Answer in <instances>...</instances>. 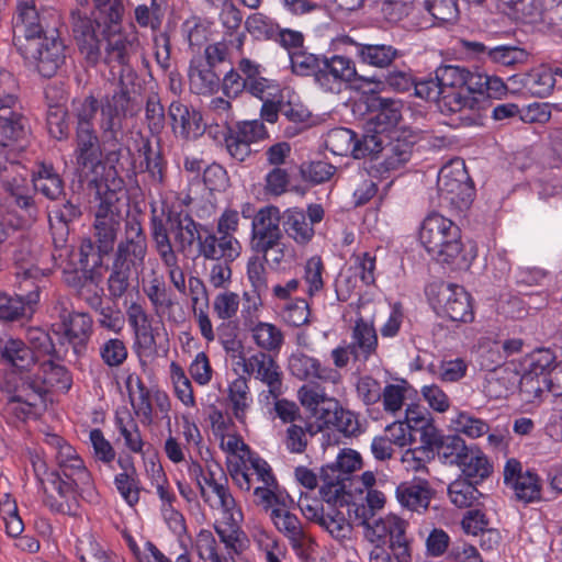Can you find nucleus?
<instances>
[{
	"mask_svg": "<svg viewBox=\"0 0 562 562\" xmlns=\"http://www.w3.org/2000/svg\"><path fill=\"white\" fill-rule=\"evenodd\" d=\"M90 15L79 9L70 11L74 40L85 60L95 67L101 60V41L110 33H120L124 15L122 0H92Z\"/></svg>",
	"mask_w": 562,
	"mask_h": 562,
	"instance_id": "obj_1",
	"label": "nucleus"
},
{
	"mask_svg": "<svg viewBox=\"0 0 562 562\" xmlns=\"http://www.w3.org/2000/svg\"><path fill=\"white\" fill-rule=\"evenodd\" d=\"M419 240L432 259L452 271H467L476 257L462 241L461 228L438 212L429 213L422 222Z\"/></svg>",
	"mask_w": 562,
	"mask_h": 562,
	"instance_id": "obj_2",
	"label": "nucleus"
},
{
	"mask_svg": "<svg viewBox=\"0 0 562 562\" xmlns=\"http://www.w3.org/2000/svg\"><path fill=\"white\" fill-rule=\"evenodd\" d=\"M147 254V237L138 217L125 221L124 238L117 244L110 274L108 291L112 301H117L133 286L138 285V276L144 270Z\"/></svg>",
	"mask_w": 562,
	"mask_h": 562,
	"instance_id": "obj_3",
	"label": "nucleus"
},
{
	"mask_svg": "<svg viewBox=\"0 0 562 562\" xmlns=\"http://www.w3.org/2000/svg\"><path fill=\"white\" fill-rule=\"evenodd\" d=\"M137 78L134 71H128L126 79L123 75L119 77L117 89L112 94H105L98 99L92 93L85 98H76L71 101V109L69 111L72 117L75 133L77 132H95L94 120L97 113H101L100 124L105 123L106 116L103 111L117 106V111L122 112L137 100L136 83L134 80ZM140 89V85H137Z\"/></svg>",
	"mask_w": 562,
	"mask_h": 562,
	"instance_id": "obj_4",
	"label": "nucleus"
},
{
	"mask_svg": "<svg viewBox=\"0 0 562 562\" xmlns=\"http://www.w3.org/2000/svg\"><path fill=\"white\" fill-rule=\"evenodd\" d=\"M142 104L135 100L122 112L117 111V106L105 109L104 116L106 121L100 124L101 128V159L102 168H108L109 176L121 175L125 167L122 162L124 153L132 156V150L124 142L123 122L127 117H135L140 112Z\"/></svg>",
	"mask_w": 562,
	"mask_h": 562,
	"instance_id": "obj_5",
	"label": "nucleus"
},
{
	"mask_svg": "<svg viewBox=\"0 0 562 562\" xmlns=\"http://www.w3.org/2000/svg\"><path fill=\"white\" fill-rule=\"evenodd\" d=\"M426 294L439 317L463 324L474 321L473 299L464 286L440 280L430 283Z\"/></svg>",
	"mask_w": 562,
	"mask_h": 562,
	"instance_id": "obj_6",
	"label": "nucleus"
},
{
	"mask_svg": "<svg viewBox=\"0 0 562 562\" xmlns=\"http://www.w3.org/2000/svg\"><path fill=\"white\" fill-rule=\"evenodd\" d=\"M27 66L44 78L54 77L66 61L67 46L59 36L45 34L15 47Z\"/></svg>",
	"mask_w": 562,
	"mask_h": 562,
	"instance_id": "obj_7",
	"label": "nucleus"
},
{
	"mask_svg": "<svg viewBox=\"0 0 562 562\" xmlns=\"http://www.w3.org/2000/svg\"><path fill=\"white\" fill-rule=\"evenodd\" d=\"M437 187L440 196L459 211L472 205L476 190L463 161H450L438 173Z\"/></svg>",
	"mask_w": 562,
	"mask_h": 562,
	"instance_id": "obj_8",
	"label": "nucleus"
},
{
	"mask_svg": "<svg viewBox=\"0 0 562 562\" xmlns=\"http://www.w3.org/2000/svg\"><path fill=\"white\" fill-rule=\"evenodd\" d=\"M57 472L50 471L46 481L52 486V491L44 487V504L54 513L78 516L79 497L83 499L81 487L64 480Z\"/></svg>",
	"mask_w": 562,
	"mask_h": 562,
	"instance_id": "obj_9",
	"label": "nucleus"
},
{
	"mask_svg": "<svg viewBox=\"0 0 562 562\" xmlns=\"http://www.w3.org/2000/svg\"><path fill=\"white\" fill-rule=\"evenodd\" d=\"M423 436V446L413 450L414 453L422 452L428 460L434 459L435 452L446 463L454 464L461 461V457L469 446L459 434L442 435L439 429H432Z\"/></svg>",
	"mask_w": 562,
	"mask_h": 562,
	"instance_id": "obj_10",
	"label": "nucleus"
},
{
	"mask_svg": "<svg viewBox=\"0 0 562 562\" xmlns=\"http://www.w3.org/2000/svg\"><path fill=\"white\" fill-rule=\"evenodd\" d=\"M233 347L225 346L226 350H238L239 357L244 364V372L250 374L257 371V378L269 386L270 394L278 398L282 393V372L277 361L268 353L259 351L258 353L250 357L248 360L243 356V344L241 341H232Z\"/></svg>",
	"mask_w": 562,
	"mask_h": 562,
	"instance_id": "obj_11",
	"label": "nucleus"
},
{
	"mask_svg": "<svg viewBox=\"0 0 562 562\" xmlns=\"http://www.w3.org/2000/svg\"><path fill=\"white\" fill-rule=\"evenodd\" d=\"M367 112L372 116L368 126L383 134H397L394 128L402 120L403 103L392 98H382L375 92L366 99Z\"/></svg>",
	"mask_w": 562,
	"mask_h": 562,
	"instance_id": "obj_12",
	"label": "nucleus"
},
{
	"mask_svg": "<svg viewBox=\"0 0 562 562\" xmlns=\"http://www.w3.org/2000/svg\"><path fill=\"white\" fill-rule=\"evenodd\" d=\"M45 34L40 23L35 0H19L12 19V42L14 47Z\"/></svg>",
	"mask_w": 562,
	"mask_h": 562,
	"instance_id": "obj_13",
	"label": "nucleus"
},
{
	"mask_svg": "<svg viewBox=\"0 0 562 562\" xmlns=\"http://www.w3.org/2000/svg\"><path fill=\"white\" fill-rule=\"evenodd\" d=\"M60 329L77 356H82L92 334V317L88 313L69 312L63 308L59 313Z\"/></svg>",
	"mask_w": 562,
	"mask_h": 562,
	"instance_id": "obj_14",
	"label": "nucleus"
},
{
	"mask_svg": "<svg viewBox=\"0 0 562 562\" xmlns=\"http://www.w3.org/2000/svg\"><path fill=\"white\" fill-rule=\"evenodd\" d=\"M513 92L521 91L536 98H548L553 92L555 78L551 67L540 65L527 72L516 74L508 78Z\"/></svg>",
	"mask_w": 562,
	"mask_h": 562,
	"instance_id": "obj_15",
	"label": "nucleus"
},
{
	"mask_svg": "<svg viewBox=\"0 0 562 562\" xmlns=\"http://www.w3.org/2000/svg\"><path fill=\"white\" fill-rule=\"evenodd\" d=\"M120 228L121 222L94 221L92 237L83 238L80 243L81 256L86 259L87 256L109 257L111 254L114 255Z\"/></svg>",
	"mask_w": 562,
	"mask_h": 562,
	"instance_id": "obj_16",
	"label": "nucleus"
},
{
	"mask_svg": "<svg viewBox=\"0 0 562 562\" xmlns=\"http://www.w3.org/2000/svg\"><path fill=\"white\" fill-rule=\"evenodd\" d=\"M318 420H324L328 428L334 427L346 438H357L363 431L359 417L350 409L344 408L339 401L331 398L321 407Z\"/></svg>",
	"mask_w": 562,
	"mask_h": 562,
	"instance_id": "obj_17",
	"label": "nucleus"
},
{
	"mask_svg": "<svg viewBox=\"0 0 562 562\" xmlns=\"http://www.w3.org/2000/svg\"><path fill=\"white\" fill-rule=\"evenodd\" d=\"M386 135L387 139L383 142L380 161L372 166L379 173L395 170L407 162L415 145L409 137L401 136L398 133Z\"/></svg>",
	"mask_w": 562,
	"mask_h": 562,
	"instance_id": "obj_18",
	"label": "nucleus"
},
{
	"mask_svg": "<svg viewBox=\"0 0 562 562\" xmlns=\"http://www.w3.org/2000/svg\"><path fill=\"white\" fill-rule=\"evenodd\" d=\"M75 159L77 168L86 175L95 173L102 167L101 139L95 132L75 133Z\"/></svg>",
	"mask_w": 562,
	"mask_h": 562,
	"instance_id": "obj_19",
	"label": "nucleus"
},
{
	"mask_svg": "<svg viewBox=\"0 0 562 562\" xmlns=\"http://www.w3.org/2000/svg\"><path fill=\"white\" fill-rule=\"evenodd\" d=\"M168 116L171 121L173 133L183 139H196L203 135L205 127L200 111L189 109L180 101H172L168 108Z\"/></svg>",
	"mask_w": 562,
	"mask_h": 562,
	"instance_id": "obj_20",
	"label": "nucleus"
},
{
	"mask_svg": "<svg viewBox=\"0 0 562 562\" xmlns=\"http://www.w3.org/2000/svg\"><path fill=\"white\" fill-rule=\"evenodd\" d=\"M33 188L35 192L50 201H58L66 196L65 182L53 164L41 161L32 170Z\"/></svg>",
	"mask_w": 562,
	"mask_h": 562,
	"instance_id": "obj_21",
	"label": "nucleus"
},
{
	"mask_svg": "<svg viewBox=\"0 0 562 562\" xmlns=\"http://www.w3.org/2000/svg\"><path fill=\"white\" fill-rule=\"evenodd\" d=\"M57 467L58 469L52 471L57 472L60 476H64V480H67L74 483V485L81 487L85 501L89 503L99 502V493L95 490L92 475L86 468L85 462L80 457L69 460V462L61 463Z\"/></svg>",
	"mask_w": 562,
	"mask_h": 562,
	"instance_id": "obj_22",
	"label": "nucleus"
},
{
	"mask_svg": "<svg viewBox=\"0 0 562 562\" xmlns=\"http://www.w3.org/2000/svg\"><path fill=\"white\" fill-rule=\"evenodd\" d=\"M52 214L59 224V227H57L59 236L56 237V233H54V243L56 246H64L70 232V225L79 221L83 214L79 198L74 194L68 199L65 196L64 202L56 205L53 211L48 213L50 228H54Z\"/></svg>",
	"mask_w": 562,
	"mask_h": 562,
	"instance_id": "obj_23",
	"label": "nucleus"
},
{
	"mask_svg": "<svg viewBox=\"0 0 562 562\" xmlns=\"http://www.w3.org/2000/svg\"><path fill=\"white\" fill-rule=\"evenodd\" d=\"M240 244L233 235L220 234L217 237L210 232L203 240H200V255L205 259L233 262L240 255Z\"/></svg>",
	"mask_w": 562,
	"mask_h": 562,
	"instance_id": "obj_24",
	"label": "nucleus"
},
{
	"mask_svg": "<svg viewBox=\"0 0 562 562\" xmlns=\"http://www.w3.org/2000/svg\"><path fill=\"white\" fill-rule=\"evenodd\" d=\"M167 223L171 224L170 229L176 233L175 239L179 243L181 250L190 248L196 240L200 246V240H203L200 231L209 233V228L196 223L189 213L172 212L167 214Z\"/></svg>",
	"mask_w": 562,
	"mask_h": 562,
	"instance_id": "obj_25",
	"label": "nucleus"
},
{
	"mask_svg": "<svg viewBox=\"0 0 562 562\" xmlns=\"http://www.w3.org/2000/svg\"><path fill=\"white\" fill-rule=\"evenodd\" d=\"M435 495L429 482L425 479H414L412 482H402L396 487V497L402 506L417 510L419 507L427 509Z\"/></svg>",
	"mask_w": 562,
	"mask_h": 562,
	"instance_id": "obj_26",
	"label": "nucleus"
},
{
	"mask_svg": "<svg viewBox=\"0 0 562 562\" xmlns=\"http://www.w3.org/2000/svg\"><path fill=\"white\" fill-rule=\"evenodd\" d=\"M1 362L16 372H30L37 362L35 352L21 339H8L0 350Z\"/></svg>",
	"mask_w": 562,
	"mask_h": 562,
	"instance_id": "obj_27",
	"label": "nucleus"
},
{
	"mask_svg": "<svg viewBox=\"0 0 562 562\" xmlns=\"http://www.w3.org/2000/svg\"><path fill=\"white\" fill-rule=\"evenodd\" d=\"M461 469L464 477L474 479V483H482L493 472V465L477 445H469L461 461L454 463Z\"/></svg>",
	"mask_w": 562,
	"mask_h": 562,
	"instance_id": "obj_28",
	"label": "nucleus"
},
{
	"mask_svg": "<svg viewBox=\"0 0 562 562\" xmlns=\"http://www.w3.org/2000/svg\"><path fill=\"white\" fill-rule=\"evenodd\" d=\"M357 57L363 64L376 68H389L403 53L392 45L382 43H355Z\"/></svg>",
	"mask_w": 562,
	"mask_h": 562,
	"instance_id": "obj_29",
	"label": "nucleus"
},
{
	"mask_svg": "<svg viewBox=\"0 0 562 562\" xmlns=\"http://www.w3.org/2000/svg\"><path fill=\"white\" fill-rule=\"evenodd\" d=\"M438 108L441 113H456L464 108L480 110V98L468 94L465 89L452 88V86L438 85Z\"/></svg>",
	"mask_w": 562,
	"mask_h": 562,
	"instance_id": "obj_30",
	"label": "nucleus"
},
{
	"mask_svg": "<svg viewBox=\"0 0 562 562\" xmlns=\"http://www.w3.org/2000/svg\"><path fill=\"white\" fill-rule=\"evenodd\" d=\"M473 80L477 81V85H473L472 94L474 98H480V105L484 106L479 111H485L491 105V99H501L508 91L507 85L496 76L475 71Z\"/></svg>",
	"mask_w": 562,
	"mask_h": 562,
	"instance_id": "obj_31",
	"label": "nucleus"
},
{
	"mask_svg": "<svg viewBox=\"0 0 562 562\" xmlns=\"http://www.w3.org/2000/svg\"><path fill=\"white\" fill-rule=\"evenodd\" d=\"M117 33H110L106 38L101 41V61L110 65L112 61H116L121 66H128L131 54L137 42L136 37L130 40L127 37L120 36L115 41L112 40Z\"/></svg>",
	"mask_w": 562,
	"mask_h": 562,
	"instance_id": "obj_32",
	"label": "nucleus"
},
{
	"mask_svg": "<svg viewBox=\"0 0 562 562\" xmlns=\"http://www.w3.org/2000/svg\"><path fill=\"white\" fill-rule=\"evenodd\" d=\"M387 139V135L375 131L368 126L366 132L358 136L356 133L352 157L355 159H369L378 164L381 158L383 142Z\"/></svg>",
	"mask_w": 562,
	"mask_h": 562,
	"instance_id": "obj_33",
	"label": "nucleus"
},
{
	"mask_svg": "<svg viewBox=\"0 0 562 562\" xmlns=\"http://www.w3.org/2000/svg\"><path fill=\"white\" fill-rule=\"evenodd\" d=\"M37 254L30 239L23 238L13 251V263L15 274L22 276L24 280L37 279L42 270L37 267Z\"/></svg>",
	"mask_w": 562,
	"mask_h": 562,
	"instance_id": "obj_34",
	"label": "nucleus"
},
{
	"mask_svg": "<svg viewBox=\"0 0 562 562\" xmlns=\"http://www.w3.org/2000/svg\"><path fill=\"white\" fill-rule=\"evenodd\" d=\"M282 226L286 235L300 245L307 244L315 233L313 226L306 222L304 211L297 207L282 213Z\"/></svg>",
	"mask_w": 562,
	"mask_h": 562,
	"instance_id": "obj_35",
	"label": "nucleus"
},
{
	"mask_svg": "<svg viewBox=\"0 0 562 562\" xmlns=\"http://www.w3.org/2000/svg\"><path fill=\"white\" fill-rule=\"evenodd\" d=\"M46 125L53 138L67 140L71 134V126H74L69 110L60 103H48Z\"/></svg>",
	"mask_w": 562,
	"mask_h": 562,
	"instance_id": "obj_36",
	"label": "nucleus"
},
{
	"mask_svg": "<svg viewBox=\"0 0 562 562\" xmlns=\"http://www.w3.org/2000/svg\"><path fill=\"white\" fill-rule=\"evenodd\" d=\"M474 74L459 65H441L435 71L440 85L465 89L468 94H472L473 85H477V81L473 80Z\"/></svg>",
	"mask_w": 562,
	"mask_h": 562,
	"instance_id": "obj_37",
	"label": "nucleus"
},
{
	"mask_svg": "<svg viewBox=\"0 0 562 562\" xmlns=\"http://www.w3.org/2000/svg\"><path fill=\"white\" fill-rule=\"evenodd\" d=\"M150 234L156 244L158 254L162 261L168 267H173L177 263V256L172 249L168 229L164 220L156 214V209H153L150 216Z\"/></svg>",
	"mask_w": 562,
	"mask_h": 562,
	"instance_id": "obj_38",
	"label": "nucleus"
},
{
	"mask_svg": "<svg viewBox=\"0 0 562 562\" xmlns=\"http://www.w3.org/2000/svg\"><path fill=\"white\" fill-rule=\"evenodd\" d=\"M124 181L120 175L104 177H94L88 181V188L95 190L97 198L112 209H117L116 203L120 201L119 192L123 189Z\"/></svg>",
	"mask_w": 562,
	"mask_h": 562,
	"instance_id": "obj_39",
	"label": "nucleus"
},
{
	"mask_svg": "<svg viewBox=\"0 0 562 562\" xmlns=\"http://www.w3.org/2000/svg\"><path fill=\"white\" fill-rule=\"evenodd\" d=\"M37 300V292H31L27 295V301H24L21 295L10 296L0 292V321L15 322L23 318L26 315V307L31 310V304L36 303Z\"/></svg>",
	"mask_w": 562,
	"mask_h": 562,
	"instance_id": "obj_40",
	"label": "nucleus"
},
{
	"mask_svg": "<svg viewBox=\"0 0 562 562\" xmlns=\"http://www.w3.org/2000/svg\"><path fill=\"white\" fill-rule=\"evenodd\" d=\"M474 479H457L448 486V495L452 504L459 508L471 507L483 494L477 490Z\"/></svg>",
	"mask_w": 562,
	"mask_h": 562,
	"instance_id": "obj_41",
	"label": "nucleus"
},
{
	"mask_svg": "<svg viewBox=\"0 0 562 562\" xmlns=\"http://www.w3.org/2000/svg\"><path fill=\"white\" fill-rule=\"evenodd\" d=\"M237 70L248 85V92L260 100H263V94L269 88V80L261 76V67L259 64L249 58H241L237 64Z\"/></svg>",
	"mask_w": 562,
	"mask_h": 562,
	"instance_id": "obj_42",
	"label": "nucleus"
},
{
	"mask_svg": "<svg viewBox=\"0 0 562 562\" xmlns=\"http://www.w3.org/2000/svg\"><path fill=\"white\" fill-rule=\"evenodd\" d=\"M257 225L267 228L272 233V239L266 241V246L261 245L260 249H273L280 245L282 238V232L280 229V222H282V214L279 207L274 205H268L260 209L255 218Z\"/></svg>",
	"mask_w": 562,
	"mask_h": 562,
	"instance_id": "obj_43",
	"label": "nucleus"
},
{
	"mask_svg": "<svg viewBox=\"0 0 562 562\" xmlns=\"http://www.w3.org/2000/svg\"><path fill=\"white\" fill-rule=\"evenodd\" d=\"M529 56L525 48L510 44H493L488 49V61L506 67L526 64Z\"/></svg>",
	"mask_w": 562,
	"mask_h": 562,
	"instance_id": "obj_44",
	"label": "nucleus"
},
{
	"mask_svg": "<svg viewBox=\"0 0 562 562\" xmlns=\"http://www.w3.org/2000/svg\"><path fill=\"white\" fill-rule=\"evenodd\" d=\"M558 360V353L553 352L551 349L537 348L526 355L521 364L524 371L532 373L533 376H546L549 372H551Z\"/></svg>",
	"mask_w": 562,
	"mask_h": 562,
	"instance_id": "obj_45",
	"label": "nucleus"
},
{
	"mask_svg": "<svg viewBox=\"0 0 562 562\" xmlns=\"http://www.w3.org/2000/svg\"><path fill=\"white\" fill-rule=\"evenodd\" d=\"M55 358L43 361L40 371L43 373L42 384L57 386L68 392L72 385V374L67 367L56 362Z\"/></svg>",
	"mask_w": 562,
	"mask_h": 562,
	"instance_id": "obj_46",
	"label": "nucleus"
},
{
	"mask_svg": "<svg viewBox=\"0 0 562 562\" xmlns=\"http://www.w3.org/2000/svg\"><path fill=\"white\" fill-rule=\"evenodd\" d=\"M258 347L267 351H279L284 341L283 333L276 325L259 322L249 326Z\"/></svg>",
	"mask_w": 562,
	"mask_h": 562,
	"instance_id": "obj_47",
	"label": "nucleus"
},
{
	"mask_svg": "<svg viewBox=\"0 0 562 562\" xmlns=\"http://www.w3.org/2000/svg\"><path fill=\"white\" fill-rule=\"evenodd\" d=\"M352 338L357 342L364 359L375 353L378 348V336L372 323H368L362 317L356 321L352 329Z\"/></svg>",
	"mask_w": 562,
	"mask_h": 562,
	"instance_id": "obj_48",
	"label": "nucleus"
},
{
	"mask_svg": "<svg viewBox=\"0 0 562 562\" xmlns=\"http://www.w3.org/2000/svg\"><path fill=\"white\" fill-rule=\"evenodd\" d=\"M289 369L300 380H306L310 376L322 380L326 379L324 371L321 369L319 361L303 352L292 355L289 358Z\"/></svg>",
	"mask_w": 562,
	"mask_h": 562,
	"instance_id": "obj_49",
	"label": "nucleus"
},
{
	"mask_svg": "<svg viewBox=\"0 0 562 562\" xmlns=\"http://www.w3.org/2000/svg\"><path fill=\"white\" fill-rule=\"evenodd\" d=\"M368 83H374L378 87L387 86L396 92L409 91L415 85V78L409 71L406 70H393L386 74L372 75L368 78Z\"/></svg>",
	"mask_w": 562,
	"mask_h": 562,
	"instance_id": "obj_50",
	"label": "nucleus"
},
{
	"mask_svg": "<svg viewBox=\"0 0 562 562\" xmlns=\"http://www.w3.org/2000/svg\"><path fill=\"white\" fill-rule=\"evenodd\" d=\"M393 528L389 535L390 549L398 562H411L409 542L406 538V521L400 517L392 520Z\"/></svg>",
	"mask_w": 562,
	"mask_h": 562,
	"instance_id": "obj_51",
	"label": "nucleus"
},
{
	"mask_svg": "<svg viewBox=\"0 0 562 562\" xmlns=\"http://www.w3.org/2000/svg\"><path fill=\"white\" fill-rule=\"evenodd\" d=\"M510 487L515 491L517 501L526 504L541 499V481L535 472L528 470L522 479L515 481Z\"/></svg>",
	"mask_w": 562,
	"mask_h": 562,
	"instance_id": "obj_52",
	"label": "nucleus"
},
{
	"mask_svg": "<svg viewBox=\"0 0 562 562\" xmlns=\"http://www.w3.org/2000/svg\"><path fill=\"white\" fill-rule=\"evenodd\" d=\"M551 372L544 375H536L524 371L519 380V391L528 397H540L544 391L552 393L554 396H561L553 391L555 385L550 384ZM530 401V398H528Z\"/></svg>",
	"mask_w": 562,
	"mask_h": 562,
	"instance_id": "obj_53",
	"label": "nucleus"
},
{
	"mask_svg": "<svg viewBox=\"0 0 562 562\" xmlns=\"http://www.w3.org/2000/svg\"><path fill=\"white\" fill-rule=\"evenodd\" d=\"M356 132L347 127H336L328 132L325 144L335 155H352Z\"/></svg>",
	"mask_w": 562,
	"mask_h": 562,
	"instance_id": "obj_54",
	"label": "nucleus"
},
{
	"mask_svg": "<svg viewBox=\"0 0 562 562\" xmlns=\"http://www.w3.org/2000/svg\"><path fill=\"white\" fill-rule=\"evenodd\" d=\"M133 375L130 374L125 381L126 390L128 392L130 402L137 416H143V422L151 424L153 422V405L150 402V392L139 376H136V386L139 391V403L135 405L132 391Z\"/></svg>",
	"mask_w": 562,
	"mask_h": 562,
	"instance_id": "obj_55",
	"label": "nucleus"
},
{
	"mask_svg": "<svg viewBox=\"0 0 562 562\" xmlns=\"http://www.w3.org/2000/svg\"><path fill=\"white\" fill-rule=\"evenodd\" d=\"M276 528L289 539L293 550L299 551L303 549L306 533L296 515L286 510L285 515H282V519L276 524Z\"/></svg>",
	"mask_w": 562,
	"mask_h": 562,
	"instance_id": "obj_56",
	"label": "nucleus"
},
{
	"mask_svg": "<svg viewBox=\"0 0 562 562\" xmlns=\"http://www.w3.org/2000/svg\"><path fill=\"white\" fill-rule=\"evenodd\" d=\"M406 427L414 431L420 432V441L423 442V436L427 431L437 429L434 425V419L430 413L426 408H422L418 404H411L405 411Z\"/></svg>",
	"mask_w": 562,
	"mask_h": 562,
	"instance_id": "obj_57",
	"label": "nucleus"
},
{
	"mask_svg": "<svg viewBox=\"0 0 562 562\" xmlns=\"http://www.w3.org/2000/svg\"><path fill=\"white\" fill-rule=\"evenodd\" d=\"M102 362L109 368L121 367L128 357L126 344L120 338H110L99 348Z\"/></svg>",
	"mask_w": 562,
	"mask_h": 562,
	"instance_id": "obj_58",
	"label": "nucleus"
},
{
	"mask_svg": "<svg viewBox=\"0 0 562 562\" xmlns=\"http://www.w3.org/2000/svg\"><path fill=\"white\" fill-rule=\"evenodd\" d=\"M322 58L307 53L303 48L297 52H292L290 55L291 71L296 76H314L316 80V72L319 70Z\"/></svg>",
	"mask_w": 562,
	"mask_h": 562,
	"instance_id": "obj_59",
	"label": "nucleus"
},
{
	"mask_svg": "<svg viewBox=\"0 0 562 562\" xmlns=\"http://www.w3.org/2000/svg\"><path fill=\"white\" fill-rule=\"evenodd\" d=\"M139 151L144 155L145 170L150 175L154 180L159 182L164 181L166 162L158 145V150H154L149 138L143 140Z\"/></svg>",
	"mask_w": 562,
	"mask_h": 562,
	"instance_id": "obj_60",
	"label": "nucleus"
},
{
	"mask_svg": "<svg viewBox=\"0 0 562 562\" xmlns=\"http://www.w3.org/2000/svg\"><path fill=\"white\" fill-rule=\"evenodd\" d=\"M335 170L336 168L331 164L322 160L303 162L300 166V175L302 179L313 184H319L328 181L333 177Z\"/></svg>",
	"mask_w": 562,
	"mask_h": 562,
	"instance_id": "obj_61",
	"label": "nucleus"
},
{
	"mask_svg": "<svg viewBox=\"0 0 562 562\" xmlns=\"http://www.w3.org/2000/svg\"><path fill=\"white\" fill-rule=\"evenodd\" d=\"M426 10L439 23H453L459 18L457 0H426Z\"/></svg>",
	"mask_w": 562,
	"mask_h": 562,
	"instance_id": "obj_62",
	"label": "nucleus"
},
{
	"mask_svg": "<svg viewBox=\"0 0 562 562\" xmlns=\"http://www.w3.org/2000/svg\"><path fill=\"white\" fill-rule=\"evenodd\" d=\"M548 0H516L514 14L526 23H542V13Z\"/></svg>",
	"mask_w": 562,
	"mask_h": 562,
	"instance_id": "obj_63",
	"label": "nucleus"
},
{
	"mask_svg": "<svg viewBox=\"0 0 562 562\" xmlns=\"http://www.w3.org/2000/svg\"><path fill=\"white\" fill-rule=\"evenodd\" d=\"M227 131L239 139L247 140L250 145L269 136L265 124L260 120L237 122L235 127H227Z\"/></svg>",
	"mask_w": 562,
	"mask_h": 562,
	"instance_id": "obj_64",
	"label": "nucleus"
}]
</instances>
